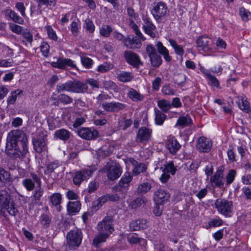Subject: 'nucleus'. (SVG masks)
Here are the masks:
<instances>
[{
    "instance_id": "obj_47",
    "label": "nucleus",
    "mask_w": 251,
    "mask_h": 251,
    "mask_svg": "<svg viewBox=\"0 0 251 251\" xmlns=\"http://www.w3.org/2000/svg\"><path fill=\"white\" fill-rule=\"evenodd\" d=\"M238 106L240 108L246 112H249V102L247 100V99L245 97H242L240 101L238 102Z\"/></svg>"
},
{
    "instance_id": "obj_17",
    "label": "nucleus",
    "mask_w": 251,
    "mask_h": 251,
    "mask_svg": "<svg viewBox=\"0 0 251 251\" xmlns=\"http://www.w3.org/2000/svg\"><path fill=\"white\" fill-rule=\"evenodd\" d=\"M170 197V194L163 189H159L154 193V201L156 204H163L168 201Z\"/></svg>"
},
{
    "instance_id": "obj_36",
    "label": "nucleus",
    "mask_w": 251,
    "mask_h": 251,
    "mask_svg": "<svg viewBox=\"0 0 251 251\" xmlns=\"http://www.w3.org/2000/svg\"><path fill=\"white\" fill-rule=\"evenodd\" d=\"M148 200L145 197H139L133 200L130 204L132 209H136L141 206L142 204H146Z\"/></svg>"
},
{
    "instance_id": "obj_62",
    "label": "nucleus",
    "mask_w": 251,
    "mask_h": 251,
    "mask_svg": "<svg viewBox=\"0 0 251 251\" xmlns=\"http://www.w3.org/2000/svg\"><path fill=\"white\" fill-rule=\"evenodd\" d=\"M51 221V219L47 214H44L40 216V222L44 227H49Z\"/></svg>"
},
{
    "instance_id": "obj_63",
    "label": "nucleus",
    "mask_w": 251,
    "mask_h": 251,
    "mask_svg": "<svg viewBox=\"0 0 251 251\" xmlns=\"http://www.w3.org/2000/svg\"><path fill=\"white\" fill-rule=\"evenodd\" d=\"M40 50L42 54L45 57H47L49 56L50 52V46L48 43L43 42L40 46Z\"/></svg>"
},
{
    "instance_id": "obj_34",
    "label": "nucleus",
    "mask_w": 251,
    "mask_h": 251,
    "mask_svg": "<svg viewBox=\"0 0 251 251\" xmlns=\"http://www.w3.org/2000/svg\"><path fill=\"white\" fill-rule=\"evenodd\" d=\"M6 13L14 22L20 25H23L24 24V21L23 19L18 15V14L14 11L10 9H7L6 11Z\"/></svg>"
},
{
    "instance_id": "obj_54",
    "label": "nucleus",
    "mask_w": 251,
    "mask_h": 251,
    "mask_svg": "<svg viewBox=\"0 0 251 251\" xmlns=\"http://www.w3.org/2000/svg\"><path fill=\"white\" fill-rule=\"evenodd\" d=\"M208 81V83L212 87H216L217 88H220V83L218 79L212 75H210L207 77H206Z\"/></svg>"
},
{
    "instance_id": "obj_13",
    "label": "nucleus",
    "mask_w": 251,
    "mask_h": 251,
    "mask_svg": "<svg viewBox=\"0 0 251 251\" xmlns=\"http://www.w3.org/2000/svg\"><path fill=\"white\" fill-rule=\"evenodd\" d=\"M132 179V176L129 173H126L120 179L118 185L115 186V190L122 193L126 192Z\"/></svg>"
},
{
    "instance_id": "obj_55",
    "label": "nucleus",
    "mask_w": 251,
    "mask_h": 251,
    "mask_svg": "<svg viewBox=\"0 0 251 251\" xmlns=\"http://www.w3.org/2000/svg\"><path fill=\"white\" fill-rule=\"evenodd\" d=\"M236 175V172L235 170L231 169L229 171L226 177L227 185H229L233 182Z\"/></svg>"
},
{
    "instance_id": "obj_6",
    "label": "nucleus",
    "mask_w": 251,
    "mask_h": 251,
    "mask_svg": "<svg viewBox=\"0 0 251 251\" xmlns=\"http://www.w3.org/2000/svg\"><path fill=\"white\" fill-rule=\"evenodd\" d=\"M151 14L158 22H160L169 15V10L165 3L159 2L153 7Z\"/></svg>"
},
{
    "instance_id": "obj_1",
    "label": "nucleus",
    "mask_w": 251,
    "mask_h": 251,
    "mask_svg": "<svg viewBox=\"0 0 251 251\" xmlns=\"http://www.w3.org/2000/svg\"><path fill=\"white\" fill-rule=\"evenodd\" d=\"M27 138L25 134L20 130L9 132L6 139V148L8 154L13 158H23L28 152Z\"/></svg>"
},
{
    "instance_id": "obj_30",
    "label": "nucleus",
    "mask_w": 251,
    "mask_h": 251,
    "mask_svg": "<svg viewBox=\"0 0 251 251\" xmlns=\"http://www.w3.org/2000/svg\"><path fill=\"white\" fill-rule=\"evenodd\" d=\"M80 208L81 204L79 201H70L67 204L68 211L72 215L78 213Z\"/></svg>"
},
{
    "instance_id": "obj_45",
    "label": "nucleus",
    "mask_w": 251,
    "mask_h": 251,
    "mask_svg": "<svg viewBox=\"0 0 251 251\" xmlns=\"http://www.w3.org/2000/svg\"><path fill=\"white\" fill-rule=\"evenodd\" d=\"M9 173L0 167V186H2L4 184V180H8L10 178Z\"/></svg>"
},
{
    "instance_id": "obj_26",
    "label": "nucleus",
    "mask_w": 251,
    "mask_h": 251,
    "mask_svg": "<svg viewBox=\"0 0 251 251\" xmlns=\"http://www.w3.org/2000/svg\"><path fill=\"white\" fill-rule=\"evenodd\" d=\"M124 44L125 46L130 49L138 48L141 45L140 40L136 37L131 38L130 37L126 38L124 40Z\"/></svg>"
},
{
    "instance_id": "obj_44",
    "label": "nucleus",
    "mask_w": 251,
    "mask_h": 251,
    "mask_svg": "<svg viewBox=\"0 0 251 251\" xmlns=\"http://www.w3.org/2000/svg\"><path fill=\"white\" fill-rule=\"evenodd\" d=\"M96 170V168L95 167H90L83 169L80 171L82 173L83 178L85 180H87L92 176V174Z\"/></svg>"
},
{
    "instance_id": "obj_8",
    "label": "nucleus",
    "mask_w": 251,
    "mask_h": 251,
    "mask_svg": "<svg viewBox=\"0 0 251 251\" xmlns=\"http://www.w3.org/2000/svg\"><path fill=\"white\" fill-rule=\"evenodd\" d=\"M113 219L110 216H105L97 225V229L99 232L108 233L110 235L114 231Z\"/></svg>"
},
{
    "instance_id": "obj_7",
    "label": "nucleus",
    "mask_w": 251,
    "mask_h": 251,
    "mask_svg": "<svg viewBox=\"0 0 251 251\" xmlns=\"http://www.w3.org/2000/svg\"><path fill=\"white\" fill-rule=\"evenodd\" d=\"M106 170L107 176L110 180L117 179L120 177L122 173V169L119 164L115 163H108L105 169L100 170V171L104 172Z\"/></svg>"
},
{
    "instance_id": "obj_29",
    "label": "nucleus",
    "mask_w": 251,
    "mask_h": 251,
    "mask_svg": "<svg viewBox=\"0 0 251 251\" xmlns=\"http://www.w3.org/2000/svg\"><path fill=\"white\" fill-rule=\"evenodd\" d=\"M50 201L52 205L56 207L58 211L61 210L60 203L62 201V196L59 193L52 194L50 197Z\"/></svg>"
},
{
    "instance_id": "obj_18",
    "label": "nucleus",
    "mask_w": 251,
    "mask_h": 251,
    "mask_svg": "<svg viewBox=\"0 0 251 251\" xmlns=\"http://www.w3.org/2000/svg\"><path fill=\"white\" fill-rule=\"evenodd\" d=\"M181 146V145L174 136H169L166 141V148L172 154H175L180 149Z\"/></svg>"
},
{
    "instance_id": "obj_59",
    "label": "nucleus",
    "mask_w": 251,
    "mask_h": 251,
    "mask_svg": "<svg viewBox=\"0 0 251 251\" xmlns=\"http://www.w3.org/2000/svg\"><path fill=\"white\" fill-rule=\"evenodd\" d=\"M85 179L83 178L82 173L79 171L75 173L73 177V182L75 185H79L81 182Z\"/></svg>"
},
{
    "instance_id": "obj_51",
    "label": "nucleus",
    "mask_w": 251,
    "mask_h": 251,
    "mask_svg": "<svg viewBox=\"0 0 251 251\" xmlns=\"http://www.w3.org/2000/svg\"><path fill=\"white\" fill-rule=\"evenodd\" d=\"M161 169L162 170V172H165L168 174L171 173L173 175L175 174L176 171V169L175 168L173 162H169L168 164L165 165L164 168L161 167Z\"/></svg>"
},
{
    "instance_id": "obj_28",
    "label": "nucleus",
    "mask_w": 251,
    "mask_h": 251,
    "mask_svg": "<svg viewBox=\"0 0 251 251\" xmlns=\"http://www.w3.org/2000/svg\"><path fill=\"white\" fill-rule=\"evenodd\" d=\"M55 95L53 93L50 99L52 100H57L58 102L62 103L64 105H67L71 104L73 101V99L72 97L64 93H61L59 95L57 98L53 97Z\"/></svg>"
},
{
    "instance_id": "obj_14",
    "label": "nucleus",
    "mask_w": 251,
    "mask_h": 251,
    "mask_svg": "<svg viewBox=\"0 0 251 251\" xmlns=\"http://www.w3.org/2000/svg\"><path fill=\"white\" fill-rule=\"evenodd\" d=\"M152 130L146 127H140L137 132L136 141L137 143L146 144L150 139Z\"/></svg>"
},
{
    "instance_id": "obj_58",
    "label": "nucleus",
    "mask_w": 251,
    "mask_h": 251,
    "mask_svg": "<svg viewBox=\"0 0 251 251\" xmlns=\"http://www.w3.org/2000/svg\"><path fill=\"white\" fill-rule=\"evenodd\" d=\"M161 92L164 95H175V90L172 88L169 85H166L163 86Z\"/></svg>"
},
{
    "instance_id": "obj_52",
    "label": "nucleus",
    "mask_w": 251,
    "mask_h": 251,
    "mask_svg": "<svg viewBox=\"0 0 251 251\" xmlns=\"http://www.w3.org/2000/svg\"><path fill=\"white\" fill-rule=\"evenodd\" d=\"M239 13L242 20L244 21H247L251 18V12L244 7L240 8Z\"/></svg>"
},
{
    "instance_id": "obj_23",
    "label": "nucleus",
    "mask_w": 251,
    "mask_h": 251,
    "mask_svg": "<svg viewBox=\"0 0 251 251\" xmlns=\"http://www.w3.org/2000/svg\"><path fill=\"white\" fill-rule=\"evenodd\" d=\"M143 20L144 23L143 28L145 32L149 35L151 38H155L156 34L153 32V31L155 29L156 27L152 23L150 18L148 17H145L143 18Z\"/></svg>"
},
{
    "instance_id": "obj_19",
    "label": "nucleus",
    "mask_w": 251,
    "mask_h": 251,
    "mask_svg": "<svg viewBox=\"0 0 251 251\" xmlns=\"http://www.w3.org/2000/svg\"><path fill=\"white\" fill-rule=\"evenodd\" d=\"M88 86L86 84L78 80H70V92L83 93L86 92Z\"/></svg>"
},
{
    "instance_id": "obj_40",
    "label": "nucleus",
    "mask_w": 251,
    "mask_h": 251,
    "mask_svg": "<svg viewBox=\"0 0 251 251\" xmlns=\"http://www.w3.org/2000/svg\"><path fill=\"white\" fill-rule=\"evenodd\" d=\"M133 77L132 73L126 72H122L117 76L118 80L123 82H129L132 80Z\"/></svg>"
},
{
    "instance_id": "obj_35",
    "label": "nucleus",
    "mask_w": 251,
    "mask_h": 251,
    "mask_svg": "<svg viewBox=\"0 0 251 251\" xmlns=\"http://www.w3.org/2000/svg\"><path fill=\"white\" fill-rule=\"evenodd\" d=\"M154 112L155 124L159 126L163 125L166 118V115L156 108L154 109Z\"/></svg>"
},
{
    "instance_id": "obj_50",
    "label": "nucleus",
    "mask_w": 251,
    "mask_h": 251,
    "mask_svg": "<svg viewBox=\"0 0 251 251\" xmlns=\"http://www.w3.org/2000/svg\"><path fill=\"white\" fill-rule=\"evenodd\" d=\"M112 31V29L111 27L108 25L102 26L100 30V35L105 37H109Z\"/></svg>"
},
{
    "instance_id": "obj_46",
    "label": "nucleus",
    "mask_w": 251,
    "mask_h": 251,
    "mask_svg": "<svg viewBox=\"0 0 251 251\" xmlns=\"http://www.w3.org/2000/svg\"><path fill=\"white\" fill-rule=\"evenodd\" d=\"M147 166L144 163H139L136 165L132 170V173L134 176H137L140 173L146 171Z\"/></svg>"
},
{
    "instance_id": "obj_22",
    "label": "nucleus",
    "mask_w": 251,
    "mask_h": 251,
    "mask_svg": "<svg viewBox=\"0 0 251 251\" xmlns=\"http://www.w3.org/2000/svg\"><path fill=\"white\" fill-rule=\"evenodd\" d=\"M50 64L54 68L61 69H65L66 66L73 68L75 67V64H74L73 61L71 59L62 58H58L57 61L52 62Z\"/></svg>"
},
{
    "instance_id": "obj_4",
    "label": "nucleus",
    "mask_w": 251,
    "mask_h": 251,
    "mask_svg": "<svg viewBox=\"0 0 251 251\" xmlns=\"http://www.w3.org/2000/svg\"><path fill=\"white\" fill-rule=\"evenodd\" d=\"M215 207L221 214L226 217L231 216L232 211V202L225 199H217L215 202Z\"/></svg>"
},
{
    "instance_id": "obj_31",
    "label": "nucleus",
    "mask_w": 251,
    "mask_h": 251,
    "mask_svg": "<svg viewBox=\"0 0 251 251\" xmlns=\"http://www.w3.org/2000/svg\"><path fill=\"white\" fill-rule=\"evenodd\" d=\"M127 96L133 101H142L144 96L133 88H130L127 93Z\"/></svg>"
},
{
    "instance_id": "obj_5",
    "label": "nucleus",
    "mask_w": 251,
    "mask_h": 251,
    "mask_svg": "<svg viewBox=\"0 0 251 251\" xmlns=\"http://www.w3.org/2000/svg\"><path fill=\"white\" fill-rule=\"evenodd\" d=\"M47 135L44 132H39L36 137L32 139L34 149L38 153H41L47 150Z\"/></svg>"
},
{
    "instance_id": "obj_53",
    "label": "nucleus",
    "mask_w": 251,
    "mask_h": 251,
    "mask_svg": "<svg viewBox=\"0 0 251 251\" xmlns=\"http://www.w3.org/2000/svg\"><path fill=\"white\" fill-rule=\"evenodd\" d=\"M59 166V162L58 161H54L47 165V169L45 173L47 174H50L54 172Z\"/></svg>"
},
{
    "instance_id": "obj_64",
    "label": "nucleus",
    "mask_w": 251,
    "mask_h": 251,
    "mask_svg": "<svg viewBox=\"0 0 251 251\" xmlns=\"http://www.w3.org/2000/svg\"><path fill=\"white\" fill-rule=\"evenodd\" d=\"M79 25L76 22H73L71 25V31L73 35L75 36L78 35L79 33Z\"/></svg>"
},
{
    "instance_id": "obj_39",
    "label": "nucleus",
    "mask_w": 251,
    "mask_h": 251,
    "mask_svg": "<svg viewBox=\"0 0 251 251\" xmlns=\"http://www.w3.org/2000/svg\"><path fill=\"white\" fill-rule=\"evenodd\" d=\"M168 41L171 46L174 48L175 52L176 54L180 56H182L183 55L184 51L182 47L180 45H178L175 40L170 39H169Z\"/></svg>"
},
{
    "instance_id": "obj_20",
    "label": "nucleus",
    "mask_w": 251,
    "mask_h": 251,
    "mask_svg": "<svg viewBox=\"0 0 251 251\" xmlns=\"http://www.w3.org/2000/svg\"><path fill=\"white\" fill-rule=\"evenodd\" d=\"M102 106L107 111L116 112L126 108V105L119 102H111L102 103Z\"/></svg>"
},
{
    "instance_id": "obj_43",
    "label": "nucleus",
    "mask_w": 251,
    "mask_h": 251,
    "mask_svg": "<svg viewBox=\"0 0 251 251\" xmlns=\"http://www.w3.org/2000/svg\"><path fill=\"white\" fill-rule=\"evenodd\" d=\"M192 123L191 118L188 116L180 117L177 120L176 125L181 126H189Z\"/></svg>"
},
{
    "instance_id": "obj_37",
    "label": "nucleus",
    "mask_w": 251,
    "mask_h": 251,
    "mask_svg": "<svg viewBox=\"0 0 251 251\" xmlns=\"http://www.w3.org/2000/svg\"><path fill=\"white\" fill-rule=\"evenodd\" d=\"M36 182L31 177V178H27L24 179L22 181V184L27 191H31L34 190L35 187Z\"/></svg>"
},
{
    "instance_id": "obj_61",
    "label": "nucleus",
    "mask_w": 251,
    "mask_h": 251,
    "mask_svg": "<svg viewBox=\"0 0 251 251\" xmlns=\"http://www.w3.org/2000/svg\"><path fill=\"white\" fill-rule=\"evenodd\" d=\"M84 27L90 33H93L95 29L93 23L89 19L85 21Z\"/></svg>"
},
{
    "instance_id": "obj_32",
    "label": "nucleus",
    "mask_w": 251,
    "mask_h": 251,
    "mask_svg": "<svg viewBox=\"0 0 251 251\" xmlns=\"http://www.w3.org/2000/svg\"><path fill=\"white\" fill-rule=\"evenodd\" d=\"M151 188V185L150 183L143 182L138 185L136 192L139 195H143L150 191Z\"/></svg>"
},
{
    "instance_id": "obj_56",
    "label": "nucleus",
    "mask_w": 251,
    "mask_h": 251,
    "mask_svg": "<svg viewBox=\"0 0 251 251\" xmlns=\"http://www.w3.org/2000/svg\"><path fill=\"white\" fill-rule=\"evenodd\" d=\"M38 3V9H40L43 5L46 6H54L56 3L55 0H35Z\"/></svg>"
},
{
    "instance_id": "obj_15",
    "label": "nucleus",
    "mask_w": 251,
    "mask_h": 251,
    "mask_svg": "<svg viewBox=\"0 0 251 251\" xmlns=\"http://www.w3.org/2000/svg\"><path fill=\"white\" fill-rule=\"evenodd\" d=\"M212 146V143L210 139L204 136H201L198 138L196 147L200 152H208L210 151Z\"/></svg>"
},
{
    "instance_id": "obj_27",
    "label": "nucleus",
    "mask_w": 251,
    "mask_h": 251,
    "mask_svg": "<svg viewBox=\"0 0 251 251\" xmlns=\"http://www.w3.org/2000/svg\"><path fill=\"white\" fill-rule=\"evenodd\" d=\"M71 133L67 129L61 128L56 130L54 133V136L56 139L63 141L69 140L71 137Z\"/></svg>"
},
{
    "instance_id": "obj_24",
    "label": "nucleus",
    "mask_w": 251,
    "mask_h": 251,
    "mask_svg": "<svg viewBox=\"0 0 251 251\" xmlns=\"http://www.w3.org/2000/svg\"><path fill=\"white\" fill-rule=\"evenodd\" d=\"M10 196L6 189L0 191V210L6 209L9 206Z\"/></svg>"
},
{
    "instance_id": "obj_3",
    "label": "nucleus",
    "mask_w": 251,
    "mask_h": 251,
    "mask_svg": "<svg viewBox=\"0 0 251 251\" xmlns=\"http://www.w3.org/2000/svg\"><path fill=\"white\" fill-rule=\"evenodd\" d=\"M146 51L150 58L151 66L154 68H159L162 64L161 56L157 53L156 48L152 45L146 46Z\"/></svg>"
},
{
    "instance_id": "obj_33",
    "label": "nucleus",
    "mask_w": 251,
    "mask_h": 251,
    "mask_svg": "<svg viewBox=\"0 0 251 251\" xmlns=\"http://www.w3.org/2000/svg\"><path fill=\"white\" fill-rule=\"evenodd\" d=\"M99 234L95 236L93 241V245L96 247H98L99 245L106 241L109 235L102 232H99Z\"/></svg>"
},
{
    "instance_id": "obj_10",
    "label": "nucleus",
    "mask_w": 251,
    "mask_h": 251,
    "mask_svg": "<svg viewBox=\"0 0 251 251\" xmlns=\"http://www.w3.org/2000/svg\"><path fill=\"white\" fill-rule=\"evenodd\" d=\"M124 57L127 63L137 69H138L140 66L143 64L139 56L132 51H125Z\"/></svg>"
},
{
    "instance_id": "obj_21",
    "label": "nucleus",
    "mask_w": 251,
    "mask_h": 251,
    "mask_svg": "<svg viewBox=\"0 0 251 251\" xmlns=\"http://www.w3.org/2000/svg\"><path fill=\"white\" fill-rule=\"evenodd\" d=\"M149 222L144 219H139L131 221L129 224L130 229L132 231H137L147 228Z\"/></svg>"
},
{
    "instance_id": "obj_11",
    "label": "nucleus",
    "mask_w": 251,
    "mask_h": 251,
    "mask_svg": "<svg viewBox=\"0 0 251 251\" xmlns=\"http://www.w3.org/2000/svg\"><path fill=\"white\" fill-rule=\"evenodd\" d=\"M77 134L81 138L87 140L95 139L99 136V132L97 130L89 127L78 128Z\"/></svg>"
},
{
    "instance_id": "obj_38",
    "label": "nucleus",
    "mask_w": 251,
    "mask_h": 251,
    "mask_svg": "<svg viewBox=\"0 0 251 251\" xmlns=\"http://www.w3.org/2000/svg\"><path fill=\"white\" fill-rule=\"evenodd\" d=\"M107 197L103 196L100 197L97 200L94 201L92 203V208L93 210L96 211L99 209L103 204H104L106 201Z\"/></svg>"
},
{
    "instance_id": "obj_16",
    "label": "nucleus",
    "mask_w": 251,
    "mask_h": 251,
    "mask_svg": "<svg viewBox=\"0 0 251 251\" xmlns=\"http://www.w3.org/2000/svg\"><path fill=\"white\" fill-rule=\"evenodd\" d=\"M210 181L214 187L222 188L224 186V169L222 167L219 168L210 177Z\"/></svg>"
},
{
    "instance_id": "obj_25",
    "label": "nucleus",
    "mask_w": 251,
    "mask_h": 251,
    "mask_svg": "<svg viewBox=\"0 0 251 251\" xmlns=\"http://www.w3.org/2000/svg\"><path fill=\"white\" fill-rule=\"evenodd\" d=\"M154 47L156 48V50H157V53L162 55L166 62H170L171 61L172 57L169 55L168 50L164 46L161 42H157Z\"/></svg>"
},
{
    "instance_id": "obj_57",
    "label": "nucleus",
    "mask_w": 251,
    "mask_h": 251,
    "mask_svg": "<svg viewBox=\"0 0 251 251\" xmlns=\"http://www.w3.org/2000/svg\"><path fill=\"white\" fill-rule=\"evenodd\" d=\"M47 30L48 37L50 39L56 41L57 40V36L56 34L55 31L53 29L50 25H48L45 27Z\"/></svg>"
},
{
    "instance_id": "obj_12",
    "label": "nucleus",
    "mask_w": 251,
    "mask_h": 251,
    "mask_svg": "<svg viewBox=\"0 0 251 251\" xmlns=\"http://www.w3.org/2000/svg\"><path fill=\"white\" fill-rule=\"evenodd\" d=\"M197 47L205 52H210L212 51L213 42L211 38L206 36L199 37L197 41Z\"/></svg>"
},
{
    "instance_id": "obj_2",
    "label": "nucleus",
    "mask_w": 251,
    "mask_h": 251,
    "mask_svg": "<svg viewBox=\"0 0 251 251\" xmlns=\"http://www.w3.org/2000/svg\"><path fill=\"white\" fill-rule=\"evenodd\" d=\"M82 233L78 229L72 230L67 234V244L62 246L64 251H75L80 245Z\"/></svg>"
},
{
    "instance_id": "obj_9",
    "label": "nucleus",
    "mask_w": 251,
    "mask_h": 251,
    "mask_svg": "<svg viewBox=\"0 0 251 251\" xmlns=\"http://www.w3.org/2000/svg\"><path fill=\"white\" fill-rule=\"evenodd\" d=\"M30 176L37 185V187L33 191L32 196L33 200L37 203L40 201L41 197L43 196L44 190L43 188L41 187L42 182L40 177L34 173L30 174Z\"/></svg>"
},
{
    "instance_id": "obj_49",
    "label": "nucleus",
    "mask_w": 251,
    "mask_h": 251,
    "mask_svg": "<svg viewBox=\"0 0 251 251\" xmlns=\"http://www.w3.org/2000/svg\"><path fill=\"white\" fill-rule=\"evenodd\" d=\"M113 68V65L109 62H104L98 67L97 71L101 73L107 72Z\"/></svg>"
},
{
    "instance_id": "obj_48",
    "label": "nucleus",
    "mask_w": 251,
    "mask_h": 251,
    "mask_svg": "<svg viewBox=\"0 0 251 251\" xmlns=\"http://www.w3.org/2000/svg\"><path fill=\"white\" fill-rule=\"evenodd\" d=\"M23 91L20 90H17L15 91L12 92L11 95L8 97L7 99L8 104H13L17 100V96L20 95Z\"/></svg>"
},
{
    "instance_id": "obj_42",
    "label": "nucleus",
    "mask_w": 251,
    "mask_h": 251,
    "mask_svg": "<svg viewBox=\"0 0 251 251\" xmlns=\"http://www.w3.org/2000/svg\"><path fill=\"white\" fill-rule=\"evenodd\" d=\"M56 91L58 93L64 91L70 92V80L65 83H58L56 86Z\"/></svg>"
},
{
    "instance_id": "obj_60",
    "label": "nucleus",
    "mask_w": 251,
    "mask_h": 251,
    "mask_svg": "<svg viewBox=\"0 0 251 251\" xmlns=\"http://www.w3.org/2000/svg\"><path fill=\"white\" fill-rule=\"evenodd\" d=\"M81 61L83 66L87 69L91 68L93 63V60L86 56H81Z\"/></svg>"
},
{
    "instance_id": "obj_41",
    "label": "nucleus",
    "mask_w": 251,
    "mask_h": 251,
    "mask_svg": "<svg viewBox=\"0 0 251 251\" xmlns=\"http://www.w3.org/2000/svg\"><path fill=\"white\" fill-rule=\"evenodd\" d=\"M158 107L165 112H168L171 108V102L166 100H159L157 102Z\"/></svg>"
}]
</instances>
